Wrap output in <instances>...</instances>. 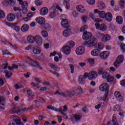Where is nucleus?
I'll list each match as a JSON object with an SVG mask.
<instances>
[{
  "instance_id": "nucleus-1",
  "label": "nucleus",
  "mask_w": 125,
  "mask_h": 125,
  "mask_svg": "<svg viewBox=\"0 0 125 125\" xmlns=\"http://www.w3.org/2000/svg\"><path fill=\"white\" fill-rule=\"evenodd\" d=\"M83 93V89L81 86L77 87L76 90L75 89H70L64 92H60L59 91H57L55 94H58L62 96V97H73L76 94H81Z\"/></svg>"
},
{
  "instance_id": "nucleus-2",
  "label": "nucleus",
  "mask_w": 125,
  "mask_h": 125,
  "mask_svg": "<svg viewBox=\"0 0 125 125\" xmlns=\"http://www.w3.org/2000/svg\"><path fill=\"white\" fill-rule=\"evenodd\" d=\"M95 49L92 50L91 54L93 56H99L100 53L99 51L104 48V44L102 42H99L95 46Z\"/></svg>"
},
{
  "instance_id": "nucleus-3",
  "label": "nucleus",
  "mask_w": 125,
  "mask_h": 125,
  "mask_svg": "<svg viewBox=\"0 0 125 125\" xmlns=\"http://www.w3.org/2000/svg\"><path fill=\"white\" fill-rule=\"evenodd\" d=\"M109 87H110L109 85H108L107 83H103L99 86V88L101 91H105V93H104V96L103 98V100H104V101L106 100V98H107L108 94H109L108 90H109Z\"/></svg>"
},
{
  "instance_id": "nucleus-4",
  "label": "nucleus",
  "mask_w": 125,
  "mask_h": 125,
  "mask_svg": "<svg viewBox=\"0 0 125 125\" xmlns=\"http://www.w3.org/2000/svg\"><path fill=\"white\" fill-rule=\"evenodd\" d=\"M29 65L32 66V67H33V68L34 69H37V68H38V69H40V70H42L43 68L39 62H37L36 61H34L31 59H29Z\"/></svg>"
},
{
  "instance_id": "nucleus-5",
  "label": "nucleus",
  "mask_w": 125,
  "mask_h": 125,
  "mask_svg": "<svg viewBox=\"0 0 125 125\" xmlns=\"http://www.w3.org/2000/svg\"><path fill=\"white\" fill-rule=\"evenodd\" d=\"M19 1L20 5H21L22 13L23 14H27L28 13V1H23V0H19Z\"/></svg>"
},
{
  "instance_id": "nucleus-6",
  "label": "nucleus",
  "mask_w": 125,
  "mask_h": 125,
  "mask_svg": "<svg viewBox=\"0 0 125 125\" xmlns=\"http://www.w3.org/2000/svg\"><path fill=\"white\" fill-rule=\"evenodd\" d=\"M97 39L96 38H92L88 41H86L84 42V45L85 46H87V47H92V46H95L97 44Z\"/></svg>"
},
{
  "instance_id": "nucleus-7",
  "label": "nucleus",
  "mask_w": 125,
  "mask_h": 125,
  "mask_svg": "<svg viewBox=\"0 0 125 125\" xmlns=\"http://www.w3.org/2000/svg\"><path fill=\"white\" fill-rule=\"evenodd\" d=\"M123 62H124V56L120 55L117 58L116 61L113 63V65L115 68H119L120 65H121Z\"/></svg>"
},
{
  "instance_id": "nucleus-8",
  "label": "nucleus",
  "mask_w": 125,
  "mask_h": 125,
  "mask_svg": "<svg viewBox=\"0 0 125 125\" xmlns=\"http://www.w3.org/2000/svg\"><path fill=\"white\" fill-rule=\"evenodd\" d=\"M85 74L87 75V78L89 81H93L98 77V73L96 71H90L89 73H85Z\"/></svg>"
},
{
  "instance_id": "nucleus-9",
  "label": "nucleus",
  "mask_w": 125,
  "mask_h": 125,
  "mask_svg": "<svg viewBox=\"0 0 125 125\" xmlns=\"http://www.w3.org/2000/svg\"><path fill=\"white\" fill-rule=\"evenodd\" d=\"M76 54L77 55H83L85 51V49L83 46H79L77 47L75 50Z\"/></svg>"
},
{
  "instance_id": "nucleus-10",
  "label": "nucleus",
  "mask_w": 125,
  "mask_h": 125,
  "mask_svg": "<svg viewBox=\"0 0 125 125\" xmlns=\"http://www.w3.org/2000/svg\"><path fill=\"white\" fill-rule=\"evenodd\" d=\"M12 111H11V113H22V112H26V111H28L29 110V108H23V109H21L19 108V107H14L12 109Z\"/></svg>"
},
{
  "instance_id": "nucleus-11",
  "label": "nucleus",
  "mask_w": 125,
  "mask_h": 125,
  "mask_svg": "<svg viewBox=\"0 0 125 125\" xmlns=\"http://www.w3.org/2000/svg\"><path fill=\"white\" fill-rule=\"evenodd\" d=\"M61 24L63 28H69V29L71 28L70 27L71 25L67 19H62Z\"/></svg>"
},
{
  "instance_id": "nucleus-12",
  "label": "nucleus",
  "mask_w": 125,
  "mask_h": 125,
  "mask_svg": "<svg viewBox=\"0 0 125 125\" xmlns=\"http://www.w3.org/2000/svg\"><path fill=\"white\" fill-rule=\"evenodd\" d=\"M35 42L36 41L37 44L39 46H42V37L39 35H36L34 37Z\"/></svg>"
},
{
  "instance_id": "nucleus-13",
  "label": "nucleus",
  "mask_w": 125,
  "mask_h": 125,
  "mask_svg": "<svg viewBox=\"0 0 125 125\" xmlns=\"http://www.w3.org/2000/svg\"><path fill=\"white\" fill-rule=\"evenodd\" d=\"M86 78H87V75L85 73L84 74L83 76H80L79 78V83L80 84H84Z\"/></svg>"
},
{
  "instance_id": "nucleus-14",
  "label": "nucleus",
  "mask_w": 125,
  "mask_h": 125,
  "mask_svg": "<svg viewBox=\"0 0 125 125\" xmlns=\"http://www.w3.org/2000/svg\"><path fill=\"white\" fill-rule=\"evenodd\" d=\"M62 51L64 54L68 55V54H70L71 52V49L69 46H64L62 48Z\"/></svg>"
},
{
  "instance_id": "nucleus-15",
  "label": "nucleus",
  "mask_w": 125,
  "mask_h": 125,
  "mask_svg": "<svg viewBox=\"0 0 125 125\" xmlns=\"http://www.w3.org/2000/svg\"><path fill=\"white\" fill-rule=\"evenodd\" d=\"M106 125H119L117 118L116 116H113L111 121H109L107 123Z\"/></svg>"
},
{
  "instance_id": "nucleus-16",
  "label": "nucleus",
  "mask_w": 125,
  "mask_h": 125,
  "mask_svg": "<svg viewBox=\"0 0 125 125\" xmlns=\"http://www.w3.org/2000/svg\"><path fill=\"white\" fill-rule=\"evenodd\" d=\"M14 123H16L17 125H24V123L21 122L20 120L18 119H16L13 121H10L9 125H15Z\"/></svg>"
},
{
  "instance_id": "nucleus-17",
  "label": "nucleus",
  "mask_w": 125,
  "mask_h": 125,
  "mask_svg": "<svg viewBox=\"0 0 125 125\" xmlns=\"http://www.w3.org/2000/svg\"><path fill=\"white\" fill-rule=\"evenodd\" d=\"M50 10L51 12L50 14V17H51V18H54V17L56 16V8L55 7V6H52Z\"/></svg>"
},
{
  "instance_id": "nucleus-18",
  "label": "nucleus",
  "mask_w": 125,
  "mask_h": 125,
  "mask_svg": "<svg viewBox=\"0 0 125 125\" xmlns=\"http://www.w3.org/2000/svg\"><path fill=\"white\" fill-rule=\"evenodd\" d=\"M91 37H92V35L91 34V33H89V32H87V31H85L84 32L83 35V40H85V41H87V40L90 39Z\"/></svg>"
},
{
  "instance_id": "nucleus-19",
  "label": "nucleus",
  "mask_w": 125,
  "mask_h": 125,
  "mask_svg": "<svg viewBox=\"0 0 125 125\" xmlns=\"http://www.w3.org/2000/svg\"><path fill=\"white\" fill-rule=\"evenodd\" d=\"M16 16L13 14H8L7 16V20L9 22H13L15 20Z\"/></svg>"
},
{
  "instance_id": "nucleus-20",
  "label": "nucleus",
  "mask_w": 125,
  "mask_h": 125,
  "mask_svg": "<svg viewBox=\"0 0 125 125\" xmlns=\"http://www.w3.org/2000/svg\"><path fill=\"white\" fill-rule=\"evenodd\" d=\"M62 35L64 37H70L72 35V28H69L65 30H64Z\"/></svg>"
},
{
  "instance_id": "nucleus-21",
  "label": "nucleus",
  "mask_w": 125,
  "mask_h": 125,
  "mask_svg": "<svg viewBox=\"0 0 125 125\" xmlns=\"http://www.w3.org/2000/svg\"><path fill=\"white\" fill-rule=\"evenodd\" d=\"M48 13V9L47 7H44L42 8L40 10V15L44 16Z\"/></svg>"
},
{
  "instance_id": "nucleus-22",
  "label": "nucleus",
  "mask_w": 125,
  "mask_h": 125,
  "mask_svg": "<svg viewBox=\"0 0 125 125\" xmlns=\"http://www.w3.org/2000/svg\"><path fill=\"white\" fill-rule=\"evenodd\" d=\"M99 55L102 59H107V58L109 57V55H110V54L108 52L104 51L100 54Z\"/></svg>"
},
{
  "instance_id": "nucleus-23",
  "label": "nucleus",
  "mask_w": 125,
  "mask_h": 125,
  "mask_svg": "<svg viewBox=\"0 0 125 125\" xmlns=\"http://www.w3.org/2000/svg\"><path fill=\"white\" fill-rule=\"evenodd\" d=\"M36 21L40 25H43L45 23V19L43 17H40L36 19Z\"/></svg>"
},
{
  "instance_id": "nucleus-24",
  "label": "nucleus",
  "mask_w": 125,
  "mask_h": 125,
  "mask_svg": "<svg viewBox=\"0 0 125 125\" xmlns=\"http://www.w3.org/2000/svg\"><path fill=\"white\" fill-rule=\"evenodd\" d=\"M3 4L5 5H14L15 4V0H5L3 2Z\"/></svg>"
},
{
  "instance_id": "nucleus-25",
  "label": "nucleus",
  "mask_w": 125,
  "mask_h": 125,
  "mask_svg": "<svg viewBox=\"0 0 125 125\" xmlns=\"http://www.w3.org/2000/svg\"><path fill=\"white\" fill-rule=\"evenodd\" d=\"M104 18L108 22H111L112 21V20L113 19V16L112 15V14L111 13L107 12L105 14Z\"/></svg>"
},
{
  "instance_id": "nucleus-26",
  "label": "nucleus",
  "mask_w": 125,
  "mask_h": 125,
  "mask_svg": "<svg viewBox=\"0 0 125 125\" xmlns=\"http://www.w3.org/2000/svg\"><path fill=\"white\" fill-rule=\"evenodd\" d=\"M114 95L116 98H117L118 101L120 102H122L123 101V97H122V95H121V93H120L118 91H116L114 93Z\"/></svg>"
},
{
  "instance_id": "nucleus-27",
  "label": "nucleus",
  "mask_w": 125,
  "mask_h": 125,
  "mask_svg": "<svg viewBox=\"0 0 125 125\" xmlns=\"http://www.w3.org/2000/svg\"><path fill=\"white\" fill-rule=\"evenodd\" d=\"M21 29L23 33H26L28 32V30H29V25L27 24H24L21 27Z\"/></svg>"
},
{
  "instance_id": "nucleus-28",
  "label": "nucleus",
  "mask_w": 125,
  "mask_h": 125,
  "mask_svg": "<svg viewBox=\"0 0 125 125\" xmlns=\"http://www.w3.org/2000/svg\"><path fill=\"white\" fill-rule=\"evenodd\" d=\"M49 66L52 69H53V70H55V71H56L57 72H59V70H60V67H59V66L53 63H50Z\"/></svg>"
},
{
  "instance_id": "nucleus-29",
  "label": "nucleus",
  "mask_w": 125,
  "mask_h": 125,
  "mask_svg": "<svg viewBox=\"0 0 125 125\" xmlns=\"http://www.w3.org/2000/svg\"><path fill=\"white\" fill-rule=\"evenodd\" d=\"M116 21L118 24H123V17L121 16H118L116 18Z\"/></svg>"
},
{
  "instance_id": "nucleus-30",
  "label": "nucleus",
  "mask_w": 125,
  "mask_h": 125,
  "mask_svg": "<svg viewBox=\"0 0 125 125\" xmlns=\"http://www.w3.org/2000/svg\"><path fill=\"white\" fill-rule=\"evenodd\" d=\"M76 8L79 12L81 13H83L85 11V9H84V7L82 5H79L76 7Z\"/></svg>"
},
{
  "instance_id": "nucleus-31",
  "label": "nucleus",
  "mask_w": 125,
  "mask_h": 125,
  "mask_svg": "<svg viewBox=\"0 0 125 125\" xmlns=\"http://www.w3.org/2000/svg\"><path fill=\"white\" fill-rule=\"evenodd\" d=\"M111 40V36L108 34H105L103 37V42H108V41H110Z\"/></svg>"
},
{
  "instance_id": "nucleus-32",
  "label": "nucleus",
  "mask_w": 125,
  "mask_h": 125,
  "mask_svg": "<svg viewBox=\"0 0 125 125\" xmlns=\"http://www.w3.org/2000/svg\"><path fill=\"white\" fill-rule=\"evenodd\" d=\"M27 39L30 43H34V42H35V37L33 36H29L27 37Z\"/></svg>"
},
{
  "instance_id": "nucleus-33",
  "label": "nucleus",
  "mask_w": 125,
  "mask_h": 125,
  "mask_svg": "<svg viewBox=\"0 0 125 125\" xmlns=\"http://www.w3.org/2000/svg\"><path fill=\"white\" fill-rule=\"evenodd\" d=\"M113 110L115 112H119L122 110V108L120 105L116 104L113 106Z\"/></svg>"
},
{
  "instance_id": "nucleus-34",
  "label": "nucleus",
  "mask_w": 125,
  "mask_h": 125,
  "mask_svg": "<svg viewBox=\"0 0 125 125\" xmlns=\"http://www.w3.org/2000/svg\"><path fill=\"white\" fill-rule=\"evenodd\" d=\"M63 4L66 5L65 7L66 9L70 8V0H64Z\"/></svg>"
},
{
  "instance_id": "nucleus-35",
  "label": "nucleus",
  "mask_w": 125,
  "mask_h": 125,
  "mask_svg": "<svg viewBox=\"0 0 125 125\" xmlns=\"http://www.w3.org/2000/svg\"><path fill=\"white\" fill-rule=\"evenodd\" d=\"M106 15V13H105V12L104 11H101L99 12V16L100 18H105V16Z\"/></svg>"
},
{
  "instance_id": "nucleus-36",
  "label": "nucleus",
  "mask_w": 125,
  "mask_h": 125,
  "mask_svg": "<svg viewBox=\"0 0 125 125\" xmlns=\"http://www.w3.org/2000/svg\"><path fill=\"white\" fill-rule=\"evenodd\" d=\"M32 49L34 54H40V53H41V50H39L35 47H33Z\"/></svg>"
},
{
  "instance_id": "nucleus-37",
  "label": "nucleus",
  "mask_w": 125,
  "mask_h": 125,
  "mask_svg": "<svg viewBox=\"0 0 125 125\" xmlns=\"http://www.w3.org/2000/svg\"><path fill=\"white\" fill-rule=\"evenodd\" d=\"M67 46H69L70 48H73L75 46V42L74 41H70L67 43Z\"/></svg>"
},
{
  "instance_id": "nucleus-38",
  "label": "nucleus",
  "mask_w": 125,
  "mask_h": 125,
  "mask_svg": "<svg viewBox=\"0 0 125 125\" xmlns=\"http://www.w3.org/2000/svg\"><path fill=\"white\" fill-rule=\"evenodd\" d=\"M107 29V26L105 24H102L100 25V30L101 31H106Z\"/></svg>"
},
{
  "instance_id": "nucleus-39",
  "label": "nucleus",
  "mask_w": 125,
  "mask_h": 125,
  "mask_svg": "<svg viewBox=\"0 0 125 125\" xmlns=\"http://www.w3.org/2000/svg\"><path fill=\"white\" fill-rule=\"evenodd\" d=\"M4 72L6 74V79H9V78L12 76V73L10 72H8L7 70H5Z\"/></svg>"
},
{
  "instance_id": "nucleus-40",
  "label": "nucleus",
  "mask_w": 125,
  "mask_h": 125,
  "mask_svg": "<svg viewBox=\"0 0 125 125\" xmlns=\"http://www.w3.org/2000/svg\"><path fill=\"white\" fill-rule=\"evenodd\" d=\"M110 75V73L107 72H104L103 74V79H108V77H109Z\"/></svg>"
},
{
  "instance_id": "nucleus-41",
  "label": "nucleus",
  "mask_w": 125,
  "mask_h": 125,
  "mask_svg": "<svg viewBox=\"0 0 125 125\" xmlns=\"http://www.w3.org/2000/svg\"><path fill=\"white\" fill-rule=\"evenodd\" d=\"M41 34L42 37H43V38H47V36H48V34L47 33V32L45 30H42L41 32Z\"/></svg>"
},
{
  "instance_id": "nucleus-42",
  "label": "nucleus",
  "mask_w": 125,
  "mask_h": 125,
  "mask_svg": "<svg viewBox=\"0 0 125 125\" xmlns=\"http://www.w3.org/2000/svg\"><path fill=\"white\" fill-rule=\"evenodd\" d=\"M27 93L29 95L28 98H31V96H35V95H34L33 91H32V90H28L27 91Z\"/></svg>"
},
{
  "instance_id": "nucleus-43",
  "label": "nucleus",
  "mask_w": 125,
  "mask_h": 125,
  "mask_svg": "<svg viewBox=\"0 0 125 125\" xmlns=\"http://www.w3.org/2000/svg\"><path fill=\"white\" fill-rule=\"evenodd\" d=\"M5 17V14H4V12L0 10V19H3Z\"/></svg>"
},
{
  "instance_id": "nucleus-44",
  "label": "nucleus",
  "mask_w": 125,
  "mask_h": 125,
  "mask_svg": "<svg viewBox=\"0 0 125 125\" xmlns=\"http://www.w3.org/2000/svg\"><path fill=\"white\" fill-rule=\"evenodd\" d=\"M106 81L108 83H111V82H113V81H114V77L109 74V76H108V77L106 79Z\"/></svg>"
},
{
  "instance_id": "nucleus-45",
  "label": "nucleus",
  "mask_w": 125,
  "mask_h": 125,
  "mask_svg": "<svg viewBox=\"0 0 125 125\" xmlns=\"http://www.w3.org/2000/svg\"><path fill=\"white\" fill-rule=\"evenodd\" d=\"M74 117L75 119V121H80V120H81V119H82V116L81 115H79L78 114H75L74 115Z\"/></svg>"
},
{
  "instance_id": "nucleus-46",
  "label": "nucleus",
  "mask_w": 125,
  "mask_h": 125,
  "mask_svg": "<svg viewBox=\"0 0 125 125\" xmlns=\"http://www.w3.org/2000/svg\"><path fill=\"white\" fill-rule=\"evenodd\" d=\"M37 99H38L39 102H40V103H45V100L43 99L42 97H38Z\"/></svg>"
},
{
  "instance_id": "nucleus-47",
  "label": "nucleus",
  "mask_w": 125,
  "mask_h": 125,
  "mask_svg": "<svg viewBox=\"0 0 125 125\" xmlns=\"http://www.w3.org/2000/svg\"><path fill=\"white\" fill-rule=\"evenodd\" d=\"M47 108L49 109V110H54V111H58V109H57V108L54 107L52 106H50V105H48L47 106Z\"/></svg>"
},
{
  "instance_id": "nucleus-48",
  "label": "nucleus",
  "mask_w": 125,
  "mask_h": 125,
  "mask_svg": "<svg viewBox=\"0 0 125 125\" xmlns=\"http://www.w3.org/2000/svg\"><path fill=\"white\" fill-rule=\"evenodd\" d=\"M119 5H120V7L121 8H124L125 7V0H121L119 2Z\"/></svg>"
},
{
  "instance_id": "nucleus-49",
  "label": "nucleus",
  "mask_w": 125,
  "mask_h": 125,
  "mask_svg": "<svg viewBox=\"0 0 125 125\" xmlns=\"http://www.w3.org/2000/svg\"><path fill=\"white\" fill-rule=\"evenodd\" d=\"M87 29V26L86 25H83L80 29V31L81 32H83L85 30H86Z\"/></svg>"
},
{
  "instance_id": "nucleus-50",
  "label": "nucleus",
  "mask_w": 125,
  "mask_h": 125,
  "mask_svg": "<svg viewBox=\"0 0 125 125\" xmlns=\"http://www.w3.org/2000/svg\"><path fill=\"white\" fill-rule=\"evenodd\" d=\"M87 2L88 4H94L95 3V0H87Z\"/></svg>"
},
{
  "instance_id": "nucleus-51",
  "label": "nucleus",
  "mask_w": 125,
  "mask_h": 125,
  "mask_svg": "<svg viewBox=\"0 0 125 125\" xmlns=\"http://www.w3.org/2000/svg\"><path fill=\"white\" fill-rule=\"evenodd\" d=\"M98 73L99 75H103L104 74V69L103 68H100Z\"/></svg>"
},
{
  "instance_id": "nucleus-52",
  "label": "nucleus",
  "mask_w": 125,
  "mask_h": 125,
  "mask_svg": "<svg viewBox=\"0 0 125 125\" xmlns=\"http://www.w3.org/2000/svg\"><path fill=\"white\" fill-rule=\"evenodd\" d=\"M41 1H42V0H36L35 1L36 5H37V6H39V5H41V4H42Z\"/></svg>"
},
{
  "instance_id": "nucleus-53",
  "label": "nucleus",
  "mask_w": 125,
  "mask_h": 125,
  "mask_svg": "<svg viewBox=\"0 0 125 125\" xmlns=\"http://www.w3.org/2000/svg\"><path fill=\"white\" fill-rule=\"evenodd\" d=\"M35 82H36V83L39 85L40 83H41V79L40 78H35L34 79Z\"/></svg>"
},
{
  "instance_id": "nucleus-54",
  "label": "nucleus",
  "mask_w": 125,
  "mask_h": 125,
  "mask_svg": "<svg viewBox=\"0 0 125 125\" xmlns=\"http://www.w3.org/2000/svg\"><path fill=\"white\" fill-rule=\"evenodd\" d=\"M15 88L16 89H19L20 88H23V86L21 85H18V84H16L15 85Z\"/></svg>"
},
{
  "instance_id": "nucleus-55",
  "label": "nucleus",
  "mask_w": 125,
  "mask_h": 125,
  "mask_svg": "<svg viewBox=\"0 0 125 125\" xmlns=\"http://www.w3.org/2000/svg\"><path fill=\"white\" fill-rule=\"evenodd\" d=\"M3 66H4V70H6V69L7 68V66H8V64L7 63V62L4 61L2 63Z\"/></svg>"
},
{
  "instance_id": "nucleus-56",
  "label": "nucleus",
  "mask_w": 125,
  "mask_h": 125,
  "mask_svg": "<svg viewBox=\"0 0 125 125\" xmlns=\"http://www.w3.org/2000/svg\"><path fill=\"white\" fill-rule=\"evenodd\" d=\"M82 19L83 23H85L86 22V20L87 19V17L85 16H83Z\"/></svg>"
},
{
  "instance_id": "nucleus-57",
  "label": "nucleus",
  "mask_w": 125,
  "mask_h": 125,
  "mask_svg": "<svg viewBox=\"0 0 125 125\" xmlns=\"http://www.w3.org/2000/svg\"><path fill=\"white\" fill-rule=\"evenodd\" d=\"M69 67L70 68V70H71V74H73L74 72V65L73 64H69Z\"/></svg>"
},
{
  "instance_id": "nucleus-58",
  "label": "nucleus",
  "mask_w": 125,
  "mask_h": 125,
  "mask_svg": "<svg viewBox=\"0 0 125 125\" xmlns=\"http://www.w3.org/2000/svg\"><path fill=\"white\" fill-rule=\"evenodd\" d=\"M37 88H40V90L41 91H45L46 90V87H38Z\"/></svg>"
},
{
  "instance_id": "nucleus-59",
  "label": "nucleus",
  "mask_w": 125,
  "mask_h": 125,
  "mask_svg": "<svg viewBox=\"0 0 125 125\" xmlns=\"http://www.w3.org/2000/svg\"><path fill=\"white\" fill-rule=\"evenodd\" d=\"M118 39L120 42H124L125 41V37L123 36H119Z\"/></svg>"
},
{
  "instance_id": "nucleus-60",
  "label": "nucleus",
  "mask_w": 125,
  "mask_h": 125,
  "mask_svg": "<svg viewBox=\"0 0 125 125\" xmlns=\"http://www.w3.org/2000/svg\"><path fill=\"white\" fill-rule=\"evenodd\" d=\"M88 62H89V63H90V64H91V65H93V64H94V60H93V59H89L88 60Z\"/></svg>"
},
{
  "instance_id": "nucleus-61",
  "label": "nucleus",
  "mask_w": 125,
  "mask_h": 125,
  "mask_svg": "<svg viewBox=\"0 0 125 125\" xmlns=\"http://www.w3.org/2000/svg\"><path fill=\"white\" fill-rule=\"evenodd\" d=\"M72 15L73 17H78V12H77L76 11L73 12Z\"/></svg>"
},
{
  "instance_id": "nucleus-62",
  "label": "nucleus",
  "mask_w": 125,
  "mask_h": 125,
  "mask_svg": "<svg viewBox=\"0 0 125 125\" xmlns=\"http://www.w3.org/2000/svg\"><path fill=\"white\" fill-rule=\"evenodd\" d=\"M82 111L84 113H86L87 112V107L86 106H84L82 108Z\"/></svg>"
},
{
  "instance_id": "nucleus-63",
  "label": "nucleus",
  "mask_w": 125,
  "mask_h": 125,
  "mask_svg": "<svg viewBox=\"0 0 125 125\" xmlns=\"http://www.w3.org/2000/svg\"><path fill=\"white\" fill-rule=\"evenodd\" d=\"M121 48L123 50L124 52L125 51V44L124 43H122L121 44Z\"/></svg>"
},
{
  "instance_id": "nucleus-64",
  "label": "nucleus",
  "mask_w": 125,
  "mask_h": 125,
  "mask_svg": "<svg viewBox=\"0 0 125 125\" xmlns=\"http://www.w3.org/2000/svg\"><path fill=\"white\" fill-rule=\"evenodd\" d=\"M120 84L122 86L125 87V80H123L120 82Z\"/></svg>"
}]
</instances>
